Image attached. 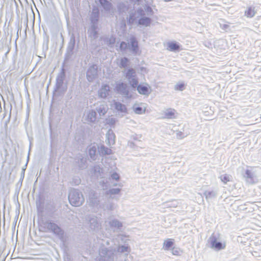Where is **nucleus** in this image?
I'll use <instances>...</instances> for the list:
<instances>
[{"label":"nucleus","instance_id":"nucleus-1","mask_svg":"<svg viewBox=\"0 0 261 261\" xmlns=\"http://www.w3.org/2000/svg\"><path fill=\"white\" fill-rule=\"evenodd\" d=\"M69 200L71 205L78 206L82 203V200L79 195L74 194H70L69 195Z\"/></svg>","mask_w":261,"mask_h":261},{"label":"nucleus","instance_id":"nucleus-2","mask_svg":"<svg viewBox=\"0 0 261 261\" xmlns=\"http://www.w3.org/2000/svg\"><path fill=\"white\" fill-rule=\"evenodd\" d=\"M47 227L49 230L55 234H60L62 233V230L61 228L55 223H49Z\"/></svg>","mask_w":261,"mask_h":261},{"label":"nucleus","instance_id":"nucleus-3","mask_svg":"<svg viewBox=\"0 0 261 261\" xmlns=\"http://www.w3.org/2000/svg\"><path fill=\"white\" fill-rule=\"evenodd\" d=\"M211 247L217 250H220L225 248V243L218 242L216 239H214L211 242Z\"/></svg>","mask_w":261,"mask_h":261},{"label":"nucleus","instance_id":"nucleus-4","mask_svg":"<svg viewBox=\"0 0 261 261\" xmlns=\"http://www.w3.org/2000/svg\"><path fill=\"white\" fill-rule=\"evenodd\" d=\"M137 90L141 94L147 95L149 93V88L146 86L139 85L137 87Z\"/></svg>","mask_w":261,"mask_h":261},{"label":"nucleus","instance_id":"nucleus-5","mask_svg":"<svg viewBox=\"0 0 261 261\" xmlns=\"http://www.w3.org/2000/svg\"><path fill=\"white\" fill-rule=\"evenodd\" d=\"M174 244V240L172 239H168L166 240L163 244V247L165 250H169Z\"/></svg>","mask_w":261,"mask_h":261},{"label":"nucleus","instance_id":"nucleus-6","mask_svg":"<svg viewBox=\"0 0 261 261\" xmlns=\"http://www.w3.org/2000/svg\"><path fill=\"white\" fill-rule=\"evenodd\" d=\"M255 11L254 8L249 7L247 10L245 12V15L248 18L253 17L255 14Z\"/></svg>","mask_w":261,"mask_h":261},{"label":"nucleus","instance_id":"nucleus-7","mask_svg":"<svg viewBox=\"0 0 261 261\" xmlns=\"http://www.w3.org/2000/svg\"><path fill=\"white\" fill-rule=\"evenodd\" d=\"M175 111L174 110H168L165 114V117L167 118L171 119L175 117Z\"/></svg>","mask_w":261,"mask_h":261},{"label":"nucleus","instance_id":"nucleus-8","mask_svg":"<svg viewBox=\"0 0 261 261\" xmlns=\"http://www.w3.org/2000/svg\"><path fill=\"white\" fill-rule=\"evenodd\" d=\"M150 23V19L149 18L147 17H143L141 18L139 21V23L140 24L147 26Z\"/></svg>","mask_w":261,"mask_h":261},{"label":"nucleus","instance_id":"nucleus-9","mask_svg":"<svg viewBox=\"0 0 261 261\" xmlns=\"http://www.w3.org/2000/svg\"><path fill=\"white\" fill-rule=\"evenodd\" d=\"M179 48V45L175 43H170L168 44V49L170 51L177 50Z\"/></svg>","mask_w":261,"mask_h":261},{"label":"nucleus","instance_id":"nucleus-10","mask_svg":"<svg viewBox=\"0 0 261 261\" xmlns=\"http://www.w3.org/2000/svg\"><path fill=\"white\" fill-rule=\"evenodd\" d=\"M101 90H104L105 92L103 93V92L101 91L100 93V96L102 97H106L108 94V91H109V86L107 85L105 86Z\"/></svg>","mask_w":261,"mask_h":261},{"label":"nucleus","instance_id":"nucleus-11","mask_svg":"<svg viewBox=\"0 0 261 261\" xmlns=\"http://www.w3.org/2000/svg\"><path fill=\"white\" fill-rule=\"evenodd\" d=\"M115 108L118 110H120L121 111H123V110L125 109L124 106L122 105L120 103L116 102L115 103Z\"/></svg>","mask_w":261,"mask_h":261},{"label":"nucleus","instance_id":"nucleus-12","mask_svg":"<svg viewBox=\"0 0 261 261\" xmlns=\"http://www.w3.org/2000/svg\"><path fill=\"white\" fill-rule=\"evenodd\" d=\"M185 88V84L184 83H179L176 85L175 89L177 90L182 91Z\"/></svg>","mask_w":261,"mask_h":261},{"label":"nucleus","instance_id":"nucleus-13","mask_svg":"<svg viewBox=\"0 0 261 261\" xmlns=\"http://www.w3.org/2000/svg\"><path fill=\"white\" fill-rule=\"evenodd\" d=\"M131 45L133 50H135L138 47V42L135 39H133L131 41Z\"/></svg>","mask_w":261,"mask_h":261},{"label":"nucleus","instance_id":"nucleus-14","mask_svg":"<svg viewBox=\"0 0 261 261\" xmlns=\"http://www.w3.org/2000/svg\"><path fill=\"white\" fill-rule=\"evenodd\" d=\"M134 111L136 114H141L145 112V110H143L142 108L138 107L135 109Z\"/></svg>","mask_w":261,"mask_h":261},{"label":"nucleus","instance_id":"nucleus-15","mask_svg":"<svg viewBox=\"0 0 261 261\" xmlns=\"http://www.w3.org/2000/svg\"><path fill=\"white\" fill-rule=\"evenodd\" d=\"M128 61L127 59L124 58L121 59V65L123 67H126L127 66L128 64Z\"/></svg>","mask_w":261,"mask_h":261},{"label":"nucleus","instance_id":"nucleus-16","mask_svg":"<svg viewBox=\"0 0 261 261\" xmlns=\"http://www.w3.org/2000/svg\"><path fill=\"white\" fill-rule=\"evenodd\" d=\"M230 177L227 175H224L222 178V181L224 183H226L227 182L230 181Z\"/></svg>","mask_w":261,"mask_h":261},{"label":"nucleus","instance_id":"nucleus-17","mask_svg":"<svg viewBox=\"0 0 261 261\" xmlns=\"http://www.w3.org/2000/svg\"><path fill=\"white\" fill-rule=\"evenodd\" d=\"M127 44L125 42H122L120 44V48L121 49H125L127 48Z\"/></svg>","mask_w":261,"mask_h":261},{"label":"nucleus","instance_id":"nucleus-18","mask_svg":"<svg viewBox=\"0 0 261 261\" xmlns=\"http://www.w3.org/2000/svg\"><path fill=\"white\" fill-rule=\"evenodd\" d=\"M172 253L174 254V255H178L179 254V251L177 250V249H175L174 248H172Z\"/></svg>","mask_w":261,"mask_h":261},{"label":"nucleus","instance_id":"nucleus-19","mask_svg":"<svg viewBox=\"0 0 261 261\" xmlns=\"http://www.w3.org/2000/svg\"><path fill=\"white\" fill-rule=\"evenodd\" d=\"M138 82L137 80H134L133 83L132 84V86L133 87H136L138 85Z\"/></svg>","mask_w":261,"mask_h":261},{"label":"nucleus","instance_id":"nucleus-20","mask_svg":"<svg viewBox=\"0 0 261 261\" xmlns=\"http://www.w3.org/2000/svg\"><path fill=\"white\" fill-rule=\"evenodd\" d=\"M112 177L113 178H114L116 180H118L119 179V175H118V174H117L116 173L113 174L112 175Z\"/></svg>","mask_w":261,"mask_h":261},{"label":"nucleus","instance_id":"nucleus-21","mask_svg":"<svg viewBox=\"0 0 261 261\" xmlns=\"http://www.w3.org/2000/svg\"><path fill=\"white\" fill-rule=\"evenodd\" d=\"M120 249H121V251L122 252V251H128V248L127 247H123V246H122L121 248H120Z\"/></svg>","mask_w":261,"mask_h":261},{"label":"nucleus","instance_id":"nucleus-22","mask_svg":"<svg viewBox=\"0 0 261 261\" xmlns=\"http://www.w3.org/2000/svg\"><path fill=\"white\" fill-rule=\"evenodd\" d=\"M99 2L102 5H105L107 3L106 0H99Z\"/></svg>","mask_w":261,"mask_h":261},{"label":"nucleus","instance_id":"nucleus-23","mask_svg":"<svg viewBox=\"0 0 261 261\" xmlns=\"http://www.w3.org/2000/svg\"><path fill=\"white\" fill-rule=\"evenodd\" d=\"M135 72L133 69L129 70L128 74H134Z\"/></svg>","mask_w":261,"mask_h":261},{"label":"nucleus","instance_id":"nucleus-24","mask_svg":"<svg viewBox=\"0 0 261 261\" xmlns=\"http://www.w3.org/2000/svg\"><path fill=\"white\" fill-rule=\"evenodd\" d=\"M93 151L94 153H95V150H93Z\"/></svg>","mask_w":261,"mask_h":261}]
</instances>
